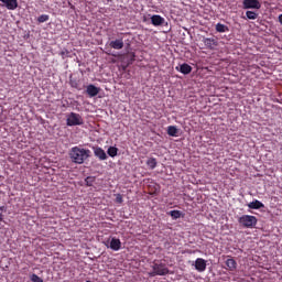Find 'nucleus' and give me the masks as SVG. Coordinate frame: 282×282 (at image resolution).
<instances>
[{"label":"nucleus","instance_id":"1","mask_svg":"<svg viewBox=\"0 0 282 282\" xmlns=\"http://www.w3.org/2000/svg\"><path fill=\"white\" fill-rule=\"evenodd\" d=\"M89 153L91 151L76 145L69 150L68 155L74 164H85V161L89 159Z\"/></svg>","mask_w":282,"mask_h":282},{"label":"nucleus","instance_id":"2","mask_svg":"<svg viewBox=\"0 0 282 282\" xmlns=\"http://www.w3.org/2000/svg\"><path fill=\"white\" fill-rule=\"evenodd\" d=\"M152 271L148 273L149 276H166L169 274V268L165 263L154 261L151 265Z\"/></svg>","mask_w":282,"mask_h":282},{"label":"nucleus","instance_id":"3","mask_svg":"<svg viewBox=\"0 0 282 282\" xmlns=\"http://www.w3.org/2000/svg\"><path fill=\"white\" fill-rule=\"evenodd\" d=\"M258 219L252 215H242L238 218V224L242 228H254L257 226Z\"/></svg>","mask_w":282,"mask_h":282},{"label":"nucleus","instance_id":"4","mask_svg":"<svg viewBox=\"0 0 282 282\" xmlns=\"http://www.w3.org/2000/svg\"><path fill=\"white\" fill-rule=\"evenodd\" d=\"M84 123L83 117L76 112H70L66 118L67 127H80Z\"/></svg>","mask_w":282,"mask_h":282},{"label":"nucleus","instance_id":"5","mask_svg":"<svg viewBox=\"0 0 282 282\" xmlns=\"http://www.w3.org/2000/svg\"><path fill=\"white\" fill-rule=\"evenodd\" d=\"M243 10H261V2L259 0H243Z\"/></svg>","mask_w":282,"mask_h":282},{"label":"nucleus","instance_id":"6","mask_svg":"<svg viewBox=\"0 0 282 282\" xmlns=\"http://www.w3.org/2000/svg\"><path fill=\"white\" fill-rule=\"evenodd\" d=\"M203 43L207 50H217L219 41L215 37H204Z\"/></svg>","mask_w":282,"mask_h":282},{"label":"nucleus","instance_id":"7","mask_svg":"<svg viewBox=\"0 0 282 282\" xmlns=\"http://www.w3.org/2000/svg\"><path fill=\"white\" fill-rule=\"evenodd\" d=\"M4 4L7 10H17L19 8V1L17 0H0Z\"/></svg>","mask_w":282,"mask_h":282},{"label":"nucleus","instance_id":"8","mask_svg":"<svg viewBox=\"0 0 282 282\" xmlns=\"http://www.w3.org/2000/svg\"><path fill=\"white\" fill-rule=\"evenodd\" d=\"M86 94H88L90 98H94L100 94V88L94 86V84H90L86 88Z\"/></svg>","mask_w":282,"mask_h":282},{"label":"nucleus","instance_id":"9","mask_svg":"<svg viewBox=\"0 0 282 282\" xmlns=\"http://www.w3.org/2000/svg\"><path fill=\"white\" fill-rule=\"evenodd\" d=\"M195 270H197V272H206V260L197 258L195 261Z\"/></svg>","mask_w":282,"mask_h":282},{"label":"nucleus","instance_id":"10","mask_svg":"<svg viewBox=\"0 0 282 282\" xmlns=\"http://www.w3.org/2000/svg\"><path fill=\"white\" fill-rule=\"evenodd\" d=\"M95 156L98 158L99 160L104 161L107 160V152L102 150L100 147L93 148Z\"/></svg>","mask_w":282,"mask_h":282},{"label":"nucleus","instance_id":"11","mask_svg":"<svg viewBox=\"0 0 282 282\" xmlns=\"http://www.w3.org/2000/svg\"><path fill=\"white\" fill-rule=\"evenodd\" d=\"M109 248L115 252H118L122 248V242L118 238H111Z\"/></svg>","mask_w":282,"mask_h":282},{"label":"nucleus","instance_id":"12","mask_svg":"<svg viewBox=\"0 0 282 282\" xmlns=\"http://www.w3.org/2000/svg\"><path fill=\"white\" fill-rule=\"evenodd\" d=\"M109 45L112 50H122V47H124V41L122 39H117L111 41Z\"/></svg>","mask_w":282,"mask_h":282},{"label":"nucleus","instance_id":"13","mask_svg":"<svg viewBox=\"0 0 282 282\" xmlns=\"http://www.w3.org/2000/svg\"><path fill=\"white\" fill-rule=\"evenodd\" d=\"M265 205L261 203V200H252L251 203L248 204V208H251L252 210H259L261 208H264Z\"/></svg>","mask_w":282,"mask_h":282},{"label":"nucleus","instance_id":"14","mask_svg":"<svg viewBox=\"0 0 282 282\" xmlns=\"http://www.w3.org/2000/svg\"><path fill=\"white\" fill-rule=\"evenodd\" d=\"M225 263L229 272H235V270H237V261L234 258H228Z\"/></svg>","mask_w":282,"mask_h":282},{"label":"nucleus","instance_id":"15","mask_svg":"<svg viewBox=\"0 0 282 282\" xmlns=\"http://www.w3.org/2000/svg\"><path fill=\"white\" fill-rule=\"evenodd\" d=\"M151 23L154 26L164 25V18H162L161 15H152Z\"/></svg>","mask_w":282,"mask_h":282},{"label":"nucleus","instance_id":"16","mask_svg":"<svg viewBox=\"0 0 282 282\" xmlns=\"http://www.w3.org/2000/svg\"><path fill=\"white\" fill-rule=\"evenodd\" d=\"M180 72L181 74H191V72H193V67H191V65L188 64H182L180 67Z\"/></svg>","mask_w":282,"mask_h":282},{"label":"nucleus","instance_id":"17","mask_svg":"<svg viewBox=\"0 0 282 282\" xmlns=\"http://www.w3.org/2000/svg\"><path fill=\"white\" fill-rule=\"evenodd\" d=\"M147 166H149V169H151V171H153V169H155V166H158V160H155V158L148 159Z\"/></svg>","mask_w":282,"mask_h":282},{"label":"nucleus","instance_id":"18","mask_svg":"<svg viewBox=\"0 0 282 282\" xmlns=\"http://www.w3.org/2000/svg\"><path fill=\"white\" fill-rule=\"evenodd\" d=\"M216 32H220V33L230 32V29L225 24L217 23L216 24Z\"/></svg>","mask_w":282,"mask_h":282},{"label":"nucleus","instance_id":"19","mask_svg":"<svg viewBox=\"0 0 282 282\" xmlns=\"http://www.w3.org/2000/svg\"><path fill=\"white\" fill-rule=\"evenodd\" d=\"M246 17L247 19H249L250 21H254L256 19H258L259 13L254 12V11H247L246 12Z\"/></svg>","mask_w":282,"mask_h":282},{"label":"nucleus","instance_id":"20","mask_svg":"<svg viewBox=\"0 0 282 282\" xmlns=\"http://www.w3.org/2000/svg\"><path fill=\"white\" fill-rule=\"evenodd\" d=\"M108 155L110 158H116V155H118V148L116 147H110L108 148V151H107Z\"/></svg>","mask_w":282,"mask_h":282},{"label":"nucleus","instance_id":"21","mask_svg":"<svg viewBox=\"0 0 282 282\" xmlns=\"http://www.w3.org/2000/svg\"><path fill=\"white\" fill-rule=\"evenodd\" d=\"M3 208L0 207V230H3L6 228V219H3Z\"/></svg>","mask_w":282,"mask_h":282},{"label":"nucleus","instance_id":"22","mask_svg":"<svg viewBox=\"0 0 282 282\" xmlns=\"http://www.w3.org/2000/svg\"><path fill=\"white\" fill-rule=\"evenodd\" d=\"M167 133H169V135H172V137L177 135V127H175V126H170V127L167 128Z\"/></svg>","mask_w":282,"mask_h":282},{"label":"nucleus","instance_id":"23","mask_svg":"<svg viewBox=\"0 0 282 282\" xmlns=\"http://www.w3.org/2000/svg\"><path fill=\"white\" fill-rule=\"evenodd\" d=\"M47 21H50V15H47V14H42V15H40V17L37 18V22H39V23H45V22H47Z\"/></svg>","mask_w":282,"mask_h":282},{"label":"nucleus","instance_id":"24","mask_svg":"<svg viewBox=\"0 0 282 282\" xmlns=\"http://www.w3.org/2000/svg\"><path fill=\"white\" fill-rule=\"evenodd\" d=\"M31 281L32 282H43V279L41 276L36 275L35 273H33L31 275Z\"/></svg>","mask_w":282,"mask_h":282},{"label":"nucleus","instance_id":"25","mask_svg":"<svg viewBox=\"0 0 282 282\" xmlns=\"http://www.w3.org/2000/svg\"><path fill=\"white\" fill-rule=\"evenodd\" d=\"M69 85H70V87H73L74 89H78V80H76V79H70V80H69Z\"/></svg>","mask_w":282,"mask_h":282},{"label":"nucleus","instance_id":"26","mask_svg":"<svg viewBox=\"0 0 282 282\" xmlns=\"http://www.w3.org/2000/svg\"><path fill=\"white\" fill-rule=\"evenodd\" d=\"M122 202H124V199L122 198L121 194H116V203L117 204H122Z\"/></svg>","mask_w":282,"mask_h":282},{"label":"nucleus","instance_id":"27","mask_svg":"<svg viewBox=\"0 0 282 282\" xmlns=\"http://www.w3.org/2000/svg\"><path fill=\"white\" fill-rule=\"evenodd\" d=\"M170 215L173 217V219H177V209L171 210Z\"/></svg>","mask_w":282,"mask_h":282},{"label":"nucleus","instance_id":"28","mask_svg":"<svg viewBox=\"0 0 282 282\" xmlns=\"http://www.w3.org/2000/svg\"><path fill=\"white\" fill-rule=\"evenodd\" d=\"M177 217L181 218L182 217V212H177Z\"/></svg>","mask_w":282,"mask_h":282},{"label":"nucleus","instance_id":"29","mask_svg":"<svg viewBox=\"0 0 282 282\" xmlns=\"http://www.w3.org/2000/svg\"><path fill=\"white\" fill-rule=\"evenodd\" d=\"M61 54H62V56H64V55H65V52H62Z\"/></svg>","mask_w":282,"mask_h":282}]
</instances>
